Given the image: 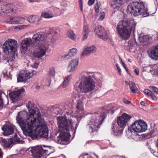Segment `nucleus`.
Instances as JSON below:
<instances>
[{
  "mask_svg": "<svg viewBox=\"0 0 158 158\" xmlns=\"http://www.w3.org/2000/svg\"><path fill=\"white\" fill-rule=\"evenodd\" d=\"M28 109L31 118L25 121L23 119L22 114L27 115V112L24 110L19 112L16 117L17 122L21 127L24 134L30 136L32 139L40 136L47 139L48 138V130L45 121L42 118L39 109Z\"/></svg>",
  "mask_w": 158,
  "mask_h": 158,
  "instance_id": "obj_1",
  "label": "nucleus"
},
{
  "mask_svg": "<svg viewBox=\"0 0 158 158\" xmlns=\"http://www.w3.org/2000/svg\"><path fill=\"white\" fill-rule=\"evenodd\" d=\"M95 80L100 86L102 82L99 79H96L92 73L84 72L81 73L80 79L74 85V88L78 92L86 94L94 90L95 88Z\"/></svg>",
  "mask_w": 158,
  "mask_h": 158,
  "instance_id": "obj_2",
  "label": "nucleus"
},
{
  "mask_svg": "<svg viewBox=\"0 0 158 158\" xmlns=\"http://www.w3.org/2000/svg\"><path fill=\"white\" fill-rule=\"evenodd\" d=\"M60 135L56 139L57 142L60 144H64L65 142L67 141L70 137L69 131H73V122L71 120H67L63 117H58L57 118Z\"/></svg>",
  "mask_w": 158,
  "mask_h": 158,
  "instance_id": "obj_3",
  "label": "nucleus"
},
{
  "mask_svg": "<svg viewBox=\"0 0 158 158\" xmlns=\"http://www.w3.org/2000/svg\"><path fill=\"white\" fill-rule=\"evenodd\" d=\"M136 23L133 20H122L119 21L117 27V33L123 39L129 38L131 31H134Z\"/></svg>",
  "mask_w": 158,
  "mask_h": 158,
  "instance_id": "obj_4",
  "label": "nucleus"
},
{
  "mask_svg": "<svg viewBox=\"0 0 158 158\" xmlns=\"http://www.w3.org/2000/svg\"><path fill=\"white\" fill-rule=\"evenodd\" d=\"M18 48L17 41L14 39H9L6 40L2 45L3 52L6 54L11 55V58H9L6 60V63H8L11 66L13 65L15 55Z\"/></svg>",
  "mask_w": 158,
  "mask_h": 158,
  "instance_id": "obj_5",
  "label": "nucleus"
},
{
  "mask_svg": "<svg viewBox=\"0 0 158 158\" xmlns=\"http://www.w3.org/2000/svg\"><path fill=\"white\" fill-rule=\"evenodd\" d=\"M127 11L135 16L141 15L144 17L149 15L147 9L143 2H136L130 3L127 6Z\"/></svg>",
  "mask_w": 158,
  "mask_h": 158,
  "instance_id": "obj_6",
  "label": "nucleus"
},
{
  "mask_svg": "<svg viewBox=\"0 0 158 158\" xmlns=\"http://www.w3.org/2000/svg\"><path fill=\"white\" fill-rule=\"evenodd\" d=\"M53 33L52 31L47 33L42 31L36 33L34 34L31 39V43L34 46H39L42 44H44L48 41V43H50Z\"/></svg>",
  "mask_w": 158,
  "mask_h": 158,
  "instance_id": "obj_7",
  "label": "nucleus"
},
{
  "mask_svg": "<svg viewBox=\"0 0 158 158\" xmlns=\"http://www.w3.org/2000/svg\"><path fill=\"white\" fill-rule=\"evenodd\" d=\"M132 130L134 131V134L132 133L133 132L131 130L129 133L132 134L131 137L136 141H138L140 140V137L137 133L135 132H142L145 131L147 129V125L144 121L142 120H139L134 122L131 125Z\"/></svg>",
  "mask_w": 158,
  "mask_h": 158,
  "instance_id": "obj_8",
  "label": "nucleus"
},
{
  "mask_svg": "<svg viewBox=\"0 0 158 158\" xmlns=\"http://www.w3.org/2000/svg\"><path fill=\"white\" fill-rule=\"evenodd\" d=\"M105 118L104 114L99 115L97 114L93 116L88 125L89 131L92 132L97 131L100 126L102 123Z\"/></svg>",
  "mask_w": 158,
  "mask_h": 158,
  "instance_id": "obj_9",
  "label": "nucleus"
},
{
  "mask_svg": "<svg viewBox=\"0 0 158 158\" xmlns=\"http://www.w3.org/2000/svg\"><path fill=\"white\" fill-rule=\"evenodd\" d=\"M131 118V116L125 113L117 118V124L118 126L122 129L118 131V134L122 133L123 129L128 125V122Z\"/></svg>",
  "mask_w": 158,
  "mask_h": 158,
  "instance_id": "obj_10",
  "label": "nucleus"
},
{
  "mask_svg": "<svg viewBox=\"0 0 158 158\" xmlns=\"http://www.w3.org/2000/svg\"><path fill=\"white\" fill-rule=\"evenodd\" d=\"M49 147L44 146L43 148L41 146L31 147L29 150L31 152L33 158H40L44 154L46 155L48 152V150L46 148Z\"/></svg>",
  "mask_w": 158,
  "mask_h": 158,
  "instance_id": "obj_11",
  "label": "nucleus"
},
{
  "mask_svg": "<svg viewBox=\"0 0 158 158\" xmlns=\"http://www.w3.org/2000/svg\"><path fill=\"white\" fill-rule=\"evenodd\" d=\"M19 8L17 4L11 3L3 4L0 6V13L8 15L9 13H15Z\"/></svg>",
  "mask_w": 158,
  "mask_h": 158,
  "instance_id": "obj_12",
  "label": "nucleus"
},
{
  "mask_svg": "<svg viewBox=\"0 0 158 158\" xmlns=\"http://www.w3.org/2000/svg\"><path fill=\"white\" fill-rule=\"evenodd\" d=\"M50 43H48V41H47L46 44H42L41 45L35 46L38 47V50L34 53V56L35 57L40 58L44 56L46 54V52L49 48V46Z\"/></svg>",
  "mask_w": 158,
  "mask_h": 158,
  "instance_id": "obj_13",
  "label": "nucleus"
},
{
  "mask_svg": "<svg viewBox=\"0 0 158 158\" xmlns=\"http://www.w3.org/2000/svg\"><path fill=\"white\" fill-rule=\"evenodd\" d=\"M95 33L101 39L106 41L108 38L107 34L104 28L101 26L95 27L94 30Z\"/></svg>",
  "mask_w": 158,
  "mask_h": 158,
  "instance_id": "obj_14",
  "label": "nucleus"
},
{
  "mask_svg": "<svg viewBox=\"0 0 158 158\" xmlns=\"http://www.w3.org/2000/svg\"><path fill=\"white\" fill-rule=\"evenodd\" d=\"M15 127L12 125L6 124L4 125L2 128L3 131L2 134L5 136H7L12 134L14 132Z\"/></svg>",
  "mask_w": 158,
  "mask_h": 158,
  "instance_id": "obj_15",
  "label": "nucleus"
},
{
  "mask_svg": "<svg viewBox=\"0 0 158 158\" xmlns=\"http://www.w3.org/2000/svg\"><path fill=\"white\" fill-rule=\"evenodd\" d=\"M149 57L152 60H158V45L153 46L148 51Z\"/></svg>",
  "mask_w": 158,
  "mask_h": 158,
  "instance_id": "obj_16",
  "label": "nucleus"
},
{
  "mask_svg": "<svg viewBox=\"0 0 158 158\" xmlns=\"http://www.w3.org/2000/svg\"><path fill=\"white\" fill-rule=\"evenodd\" d=\"M31 42V40L30 38H25L22 41L20 50L22 53H25L27 51Z\"/></svg>",
  "mask_w": 158,
  "mask_h": 158,
  "instance_id": "obj_17",
  "label": "nucleus"
},
{
  "mask_svg": "<svg viewBox=\"0 0 158 158\" xmlns=\"http://www.w3.org/2000/svg\"><path fill=\"white\" fill-rule=\"evenodd\" d=\"M24 92L25 90L23 88L14 91L13 93L10 94V97L11 100L13 102H16L19 99L20 95Z\"/></svg>",
  "mask_w": 158,
  "mask_h": 158,
  "instance_id": "obj_18",
  "label": "nucleus"
},
{
  "mask_svg": "<svg viewBox=\"0 0 158 158\" xmlns=\"http://www.w3.org/2000/svg\"><path fill=\"white\" fill-rule=\"evenodd\" d=\"M78 60L77 59L71 60L67 68V70L69 72H72L75 70L78 65Z\"/></svg>",
  "mask_w": 158,
  "mask_h": 158,
  "instance_id": "obj_19",
  "label": "nucleus"
},
{
  "mask_svg": "<svg viewBox=\"0 0 158 158\" xmlns=\"http://www.w3.org/2000/svg\"><path fill=\"white\" fill-rule=\"evenodd\" d=\"M23 18L20 17H11L8 23L11 24H18L23 23L25 21Z\"/></svg>",
  "mask_w": 158,
  "mask_h": 158,
  "instance_id": "obj_20",
  "label": "nucleus"
},
{
  "mask_svg": "<svg viewBox=\"0 0 158 158\" xmlns=\"http://www.w3.org/2000/svg\"><path fill=\"white\" fill-rule=\"evenodd\" d=\"M41 19L36 15H32L29 16L27 18V21L30 23H35L38 25L40 24Z\"/></svg>",
  "mask_w": 158,
  "mask_h": 158,
  "instance_id": "obj_21",
  "label": "nucleus"
},
{
  "mask_svg": "<svg viewBox=\"0 0 158 158\" xmlns=\"http://www.w3.org/2000/svg\"><path fill=\"white\" fill-rule=\"evenodd\" d=\"M96 50V48L94 46L85 48H84L82 55L83 56H87L90 53H94Z\"/></svg>",
  "mask_w": 158,
  "mask_h": 158,
  "instance_id": "obj_22",
  "label": "nucleus"
},
{
  "mask_svg": "<svg viewBox=\"0 0 158 158\" xmlns=\"http://www.w3.org/2000/svg\"><path fill=\"white\" fill-rule=\"evenodd\" d=\"M124 2L123 0H110L111 6L114 9L120 7Z\"/></svg>",
  "mask_w": 158,
  "mask_h": 158,
  "instance_id": "obj_23",
  "label": "nucleus"
},
{
  "mask_svg": "<svg viewBox=\"0 0 158 158\" xmlns=\"http://www.w3.org/2000/svg\"><path fill=\"white\" fill-rule=\"evenodd\" d=\"M136 44V43L134 39H132L130 40L127 44H126L124 48L127 50H130L132 49L134 46Z\"/></svg>",
  "mask_w": 158,
  "mask_h": 158,
  "instance_id": "obj_24",
  "label": "nucleus"
},
{
  "mask_svg": "<svg viewBox=\"0 0 158 158\" xmlns=\"http://www.w3.org/2000/svg\"><path fill=\"white\" fill-rule=\"evenodd\" d=\"M89 32L90 30L89 27L88 26L84 25L82 32L83 40H85L87 39Z\"/></svg>",
  "mask_w": 158,
  "mask_h": 158,
  "instance_id": "obj_25",
  "label": "nucleus"
},
{
  "mask_svg": "<svg viewBox=\"0 0 158 158\" xmlns=\"http://www.w3.org/2000/svg\"><path fill=\"white\" fill-rule=\"evenodd\" d=\"M1 143L5 149L11 148L12 146L10 139L6 140L5 139H2Z\"/></svg>",
  "mask_w": 158,
  "mask_h": 158,
  "instance_id": "obj_26",
  "label": "nucleus"
},
{
  "mask_svg": "<svg viewBox=\"0 0 158 158\" xmlns=\"http://www.w3.org/2000/svg\"><path fill=\"white\" fill-rule=\"evenodd\" d=\"M71 75H69L66 77L61 85L62 88H66L70 82V80L72 78Z\"/></svg>",
  "mask_w": 158,
  "mask_h": 158,
  "instance_id": "obj_27",
  "label": "nucleus"
},
{
  "mask_svg": "<svg viewBox=\"0 0 158 158\" xmlns=\"http://www.w3.org/2000/svg\"><path fill=\"white\" fill-rule=\"evenodd\" d=\"M48 108L50 109H62L64 108L66 109L68 108V106L65 105L64 103H61L60 104H55V105H51L49 107H47Z\"/></svg>",
  "mask_w": 158,
  "mask_h": 158,
  "instance_id": "obj_28",
  "label": "nucleus"
},
{
  "mask_svg": "<svg viewBox=\"0 0 158 158\" xmlns=\"http://www.w3.org/2000/svg\"><path fill=\"white\" fill-rule=\"evenodd\" d=\"M130 85V88L131 92L133 93H135L139 91V90L136 86L135 84L133 82L131 81Z\"/></svg>",
  "mask_w": 158,
  "mask_h": 158,
  "instance_id": "obj_29",
  "label": "nucleus"
},
{
  "mask_svg": "<svg viewBox=\"0 0 158 158\" xmlns=\"http://www.w3.org/2000/svg\"><path fill=\"white\" fill-rule=\"evenodd\" d=\"M24 76L23 73H20L17 77V82H25L26 80Z\"/></svg>",
  "mask_w": 158,
  "mask_h": 158,
  "instance_id": "obj_30",
  "label": "nucleus"
},
{
  "mask_svg": "<svg viewBox=\"0 0 158 158\" xmlns=\"http://www.w3.org/2000/svg\"><path fill=\"white\" fill-rule=\"evenodd\" d=\"M10 140L12 145L18 143H23V141L17 138H12L10 139Z\"/></svg>",
  "mask_w": 158,
  "mask_h": 158,
  "instance_id": "obj_31",
  "label": "nucleus"
},
{
  "mask_svg": "<svg viewBox=\"0 0 158 158\" xmlns=\"http://www.w3.org/2000/svg\"><path fill=\"white\" fill-rule=\"evenodd\" d=\"M139 40L141 43H143L145 42L148 41L149 40V39L147 35H141L139 37Z\"/></svg>",
  "mask_w": 158,
  "mask_h": 158,
  "instance_id": "obj_32",
  "label": "nucleus"
},
{
  "mask_svg": "<svg viewBox=\"0 0 158 158\" xmlns=\"http://www.w3.org/2000/svg\"><path fill=\"white\" fill-rule=\"evenodd\" d=\"M27 109H38V107L35 104L31 101H29L26 105Z\"/></svg>",
  "mask_w": 158,
  "mask_h": 158,
  "instance_id": "obj_33",
  "label": "nucleus"
},
{
  "mask_svg": "<svg viewBox=\"0 0 158 158\" xmlns=\"http://www.w3.org/2000/svg\"><path fill=\"white\" fill-rule=\"evenodd\" d=\"M82 97V96L78 94L73 92V94L72 101L73 102L75 101H78L80 100Z\"/></svg>",
  "mask_w": 158,
  "mask_h": 158,
  "instance_id": "obj_34",
  "label": "nucleus"
},
{
  "mask_svg": "<svg viewBox=\"0 0 158 158\" xmlns=\"http://www.w3.org/2000/svg\"><path fill=\"white\" fill-rule=\"evenodd\" d=\"M67 35L69 38L73 40L76 39V35L73 31L70 30L67 32Z\"/></svg>",
  "mask_w": 158,
  "mask_h": 158,
  "instance_id": "obj_35",
  "label": "nucleus"
},
{
  "mask_svg": "<svg viewBox=\"0 0 158 158\" xmlns=\"http://www.w3.org/2000/svg\"><path fill=\"white\" fill-rule=\"evenodd\" d=\"M77 51V50L76 48H73L69 50V55H67L65 57H67L69 55L70 56H74L76 54Z\"/></svg>",
  "mask_w": 158,
  "mask_h": 158,
  "instance_id": "obj_36",
  "label": "nucleus"
},
{
  "mask_svg": "<svg viewBox=\"0 0 158 158\" xmlns=\"http://www.w3.org/2000/svg\"><path fill=\"white\" fill-rule=\"evenodd\" d=\"M41 16L44 18L47 19L51 18L53 17L52 15L49 14L47 12L44 11L41 13Z\"/></svg>",
  "mask_w": 158,
  "mask_h": 158,
  "instance_id": "obj_37",
  "label": "nucleus"
},
{
  "mask_svg": "<svg viewBox=\"0 0 158 158\" xmlns=\"http://www.w3.org/2000/svg\"><path fill=\"white\" fill-rule=\"evenodd\" d=\"M23 74L25 77V78L26 79V81L28 79H29L31 77L33 76V74L30 72H26L25 71Z\"/></svg>",
  "mask_w": 158,
  "mask_h": 158,
  "instance_id": "obj_38",
  "label": "nucleus"
},
{
  "mask_svg": "<svg viewBox=\"0 0 158 158\" xmlns=\"http://www.w3.org/2000/svg\"><path fill=\"white\" fill-rule=\"evenodd\" d=\"M55 70L54 68L50 69L48 72V75L51 77H54L55 75Z\"/></svg>",
  "mask_w": 158,
  "mask_h": 158,
  "instance_id": "obj_39",
  "label": "nucleus"
},
{
  "mask_svg": "<svg viewBox=\"0 0 158 158\" xmlns=\"http://www.w3.org/2000/svg\"><path fill=\"white\" fill-rule=\"evenodd\" d=\"M83 104L81 101H78L77 106V109H83Z\"/></svg>",
  "mask_w": 158,
  "mask_h": 158,
  "instance_id": "obj_40",
  "label": "nucleus"
},
{
  "mask_svg": "<svg viewBox=\"0 0 158 158\" xmlns=\"http://www.w3.org/2000/svg\"><path fill=\"white\" fill-rule=\"evenodd\" d=\"M149 88L152 90L155 93L158 94V88L154 86H150Z\"/></svg>",
  "mask_w": 158,
  "mask_h": 158,
  "instance_id": "obj_41",
  "label": "nucleus"
},
{
  "mask_svg": "<svg viewBox=\"0 0 158 158\" xmlns=\"http://www.w3.org/2000/svg\"><path fill=\"white\" fill-rule=\"evenodd\" d=\"M2 93L0 92V108H3L4 105L3 99L2 98Z\"/></svg>",
  "mask_w": 158,
  "mask_h": 158,
  "instance_id": "obj_42",
  "label": "nucleus"
},
{
  "mask_svg": "<svg viewBox=\"0 0 158 158\" xmlns=\"http://www.w3.org/2000/svg\"><path fill=\"white\" fill-rule=\"evenodd\" d=\"M144 93L147 95L150 96L152 92L148 89H145L144 90Z\"/></svg>",
  "mask_w": 158,
  "mask_h": 158,
  "instance_id": "obj_43",
  "label": "nucleus"
},
{
  "mask_svg": "<svg viewBox=\"0 0 158 158\" xmlns=\"http://www.w3.org/2000/svg\"><path fill=\"white\" fill-rule=\"evenodd\" d=\"M119 59H120V63L122 64V66L126 70V71L127 72L128 71V69H127L126 65H125V64L124 62H123V61L122 60V59L120 57L119 58Z\"/></svg>",
  "mask_w": 158,
  "mask_h": 158,
  "instance_id": "obj_44",
  "label": "nucleus"
},
{
  "mask_svg": "<svg viewBox=\"0 0 158 158\" xmlns=\"http://www.w3.org/2000/svg\"><path fill=\"white\" fill-rule=\"evenodd\" d=\"M4 75L5 76H7V77L10 78V80L12 79V75L10 74V72L4 73Z\"/></svg>",
  "mask_w": 158,
  "mask_h": 158,
  "instance_id": "obj_45",
  "label": "nucleus"
},
{
  "mask_svg": "<svg viewBox=\"0 0 158 158\" xmlns=\"http://www.w3.org/2000/svg\"><path fill=\"white\" fill-rule=\"evenodd\" d=\"M29 27V25H24L20 26L19 27H18L19 28V29L20 30H21L23 29H24L26 28H27Z\"/></svg>",
  "mask_w": 158,
  "mask_h": 158,
  "instance_id": "obj_46",
  "label": "nucleus"
},
{
  "mask_svg": "<svg viewBox=\"0 0 158 158\" xmlns=\"http://www.w3.org/2000/svg\"><path fill=\"white\" fill-rule=\"evenodd\" d=\"M104 18H105L104 14V13L100 15L98 19L99 20L102 21L103 19Z\"/></svg>",
  "mask_w": 158,
  "mask_h": 158,
  "instance_id": "obj_47",
  "label": "nucleus"
},
{
  "mask_svg": "<svg viewBox=\"0 0 158 158\" xmlns=\"http://www.w3.org/2000/svg\"><path fill=\"white\" fill-rule=\"evenodd\" d=\"M123 102L124 103L128 104L131 103V102L130 101H129L125 98H124L123 100Z\"/></svg>",
  "mask_w": 158,
  "mask_h": 158,
  "instance_id": "obj_48",
  "label": "nucleus"
},
{
  "mask_svg": "<svg viewBox=\"0 0 158 158\" xmlns=\"http://www.w3.org/2000/svg\"><path fill=\"white\" fill-rule=\"evenodd\" d=\"M95 0H89L88 2V4L89 6H91L94 4Z\"/></svg>",
  "mask_w": 158,
  "mask_h": 158,
  "instance_id": "obj_49",
  "label": "nucleus"
},
{
  "mask_svg": "<svg viewBox=\"0 0 158 158\" xmlns=\"http://www.w3.org/2000/svg\"><path fill=\"white\" fill-rule=\"evenodd\" d=\"M88 154L83 153L81 154L79 158H86V155H87Z\"/></svg>",
  "mask_w": 158,
  "mask_h": 158,
  "instance_id": "obj_50",
  "label": "nucleus"
},
{
  "mask_svg": "<svg viewBox=\"0 0 158 158\" xmlns=\"http://www.w3.org/2000/svg\"><path fill=\"white\" fill-rule=\"evenodd\" d=\"M150 96H151V98H152L153 100H156L157 99L156 97L152 93V94H151Z\"/></svg>",
  "mask_w": 158,
  "mask_h": 158,
  "instance_id": "obj_51",
  "label": "nucleus"
},
{
  "mask_svg": "<svg viewBox=\"0 0 158 158\" xmlns=\"http://www.w3.org/2000/svg\"><path fill=\"white\" fill-rule=\"evenodd\" d=\"M134 72L137 75H138L139 74V70L138 69H136L134 70Z\"/></svg>",
  "mask_w": 158,
  "mask_h": 158,
  "instance_id": "obj_52",
  "label": "nucleus"
},
{
  "mask_svg": "<svg viewBox=\"0 0 158 158\" xmlns=\"http://www.w3.org/2000/svg\"><path fill=\"white\" fill-rule=\"evenodd\" d=\"M79 4L80 7L83 6L82 0H79Z\"/></svg>",
  "mask_w": 158,
  "mask_h": 158,
  "instance_id": "obj_53",
  "label": "nucleus"
},
{
  "mask_svg": "<svg viewBox=\"0 0 158 158\" xmlns=\"http://www.w3.org/2000/svg\"><path fill=\"white\" fill-rule=\"evenodd\" d=\"M98 8H99V6H98V5L97 6H96L95 7L96 12V13H98L99 12Z\"/></svg>",
  "mask_w": 158,
  "mask_h": 158,
  "instance_id": "obj_54",
  "label": "nucleus"
},
{
  "mask_svg": "<svg viewBox=\"0 0 158 158\" xmlns=\"http://www.w3.org/2000/svg\"><path fill=\"white\" fill-rule=\"evenodd\" d=\"M29 0V2H39L40 1V0Z\"/></svg>",
  "mask_w": 158,
  "mask_h": 158,
  "instance_id": "obj_55",
  "label": "nucleus"
},
{
  "mask_svg": "<svg viewBox=\"0 0 158 158\" xmlns=\"http://www.w3.org/2000/svg\"><path fill=\"white\" fill-rule=\"evenodd\" d=\"M118 73L119 75H121V69H118Z\"/></svg>",
  "mask_w": 158,
  "mask_h": 158,
  "instance_id": "obj_56",
  "label": "nucleus"
},
{
  "mask_svg": "<svg viewBox=\"0 0 158 158\" xmlns=\"http://www.w3.org/2000/svg\"><path fill=\"white\" fill-rule=\"evenodd\" d=\"M112 130H113V131L114 132V133H115V132H117V131H116V130H115V127H114V126H113V127L112 128Z\"/></svg>",
  "mask_w": 158,
  "mask_h": 158,
  "instance_id": "obj_57",
  "label": "nucleus"
},
{
  "mask_svg": "<svg viewBox=\"0 0 158 158\" xmlns=\"http://www.w3.org/2000/svg\"><path fill=\"white\" fill-rule=\"evenodd\" d=\"M140 104L142 106H144L145 105V103L144 102L141 101V102Z\"/></svg>",
  "mask_w": 158,
  "mask_h": 158,
  "instance_id": "obj_58",
  "label": "nucleus"
},
{
  "mask_svg": "<svg viewBox=\"0 0 158 158\" xmlns=\"http://www.w3.org/2000/svg\"><path fill=\"white\" fill-rule=\"evenodd\" d=\"M111 104H109L108 105L107 107L106 108H110L111 109H113V107L111 106Z\"/></svg>",
  "mask_w": 158,
  "mask_h": 158,
  "instance_id": "obj_59",
  "label": "nucleus"
},
{
  "mask_svg": "<svg viewBox=\"0 0 158 158\" xmlns=\"http://www.w3.org/2000/svg\"><path fill=\"white\" fill-rule=\"evenodd\" d=\"M116 66L118 70L120 69V67L119 66L118 64H116Z\"/></svg>",
  "mask_w": 158,
  "mask_h": 158,
  "instance_id": "obj_60",
  "label": "nucleus"
},
{
  "mask_svg": "<svg viewBox=\"0 0 158 158\" xmlns=\"http://www.w3.org/2000/svg\"><path fill=\"white\" fill-rule=\"evenodd\" d=\"M86 158H93L91 156L88 155H86Z\"/></svg>",
  "mask_w": 158,
  "mask_h": 158,
  "instance_id": "obj_61",
  "label": "nucleus"
},
{
  "mask_svg": "<svg viewBox=\"0 0 158 158\" xmlns=\"http://www.w3.org/2000/svg\"><path fill=\"white\" fill-rule=\"evenodd\" d=\"M40 86L38 85L36 86V88L37 89H40Z\"/></svg>",
  "mask_w": 158,
  "mask_h": 158,
  "instance_id": "obj_62",
  "label": "nucleus"
},
{
  "mask_svg": "<svg viewBox=\"0 0 158 158\" xmlns=\"http://www.w3.org/2000/svg\"><path fill=\"white\" fill-rule=\"evenodd\" d=\"M116 158H125L124 157H123V156H118Z\"/></svg>",
  "mask_w": 158,
  "mask_h": 158,
  "instance_id": "obj_63",
  "label": "nucleus"
},
{
  "mask_svg": "<svg viewBox=\"0 0 158 158\" xmlns=\"http://www.w3.org/2000/svg\"><path fill=\"white\" fill-rule=\"evenodd\" d=\"M156 73L157 75H158V68L156 69Z\"/></svg>",
  "mask_w": 158,
  "mask_h": 158,
  "instance_id": "obj_64",
  "label": "nucleus"
}]
</instances>
